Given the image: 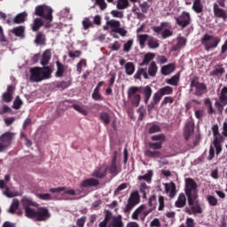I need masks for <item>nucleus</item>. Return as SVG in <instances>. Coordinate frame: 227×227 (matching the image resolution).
I'll use <instances>...</instances> for the list:
<instances>
[{
	"instance_id": "obj_41",
	"label": "nucleus",
	"mask_w": 227,
	"mask_h": 227,
	"mask_svg": "<svg viewBox=\"0 0 227 227\" xmlns=\"http://www.w3.org/2000/svg\"><path fill=\"white\" fill-rule=\"evenodd\" d=\"M178 81H180V73H177L176 75L172 76L170 79L166 81L167 84L171 86H178Z\"/></svg>"
},
{
	"instance_id": "obj_51",
	"label": "nucleus",
	"mask_w": 227,
	"mask_h": 227,
	"mask_svg": "<svg viewBox=\"0 0 227 227\" xmlns=\"http://www.w3.org/2000/svg\"><path fill=\"white\" fill-rule=\"evenodd\" d=\"M73 109H74V111H77L78 113H80V114H83V116H87L88 115V111H86V109H84L82 106L77 105V104H74L72 106Z\"/></svg>"
},
{
	"instance_id": "obj_50",
	"label": "nucleus",
	"mask_w": 227,
	"mask_h": 227,
	"mask_svg": "<svg viewBox=\"0 0 227 227\" xmlns=\"http://www.w3.org/2000/svg\"><path fill=\"white\" fill-rule=\"evenodd\" d=\"M165 200L166 199L162 195H160L158 197V203H159L158 210H159V212H162V210H164V208L166 207Z\"/></svg>"
},
{
	"instance_id": "obj_42",
	"label": "nucleus",
	"mask_w": 227,
	"mask_h": 227,
	"mask_svg": "<svg viewBox=\"0 0 227 227\" xmlns=\"http://www.w3.org/2000/svg\"><path fill=\"white\" fill-rule=\"evenodd\" d=\"M145 155H146V157H150L151 159H157V158L160 157V152L152 151L150 149H147L145 152Z\"/></svg>"
},
{
	"instance_id": "obj_11",
	"label": "nucleus",
	"mask_w": 227,
	"mask_h": 227,
	"mask_svg": "<svg viewBox=\"0 0 227 227\" xmlns=\"http://www.w3.org/2000/svg\"><path fill=\"white\" fill-rule=\"evenodd\" d=\"M190 87L191 90L195 89L194 95H196V97H201L204 93H207V85L203 82H200L198 77L191 81Z\"/></svg>"
},
{
	"instance_id": "obj_47",
	"label": "nucleus",
	"mask_w": 227,
	"mask_h": 227,
	"mask_svg": "<svg viewBox=\"0 0 227 227\" xmlns=\"http://www.w3.org/2000/svg\"><path fill=\"white\" fill-rule=\"evenodd\" d=\"M99 118L101 121L105 123V125H109V123H111V117L106 112L101 113Z\"/></svg>"
},
{
	"instance_id": "obj_8",
	"label": "nucleus",
	"mask_w": 227,
	"mask_h": 227,
	"mask_svg": "<svg viewBox=\"0 0 227 227\" xmlns=\"http://www.w3.org/2000/svg\"><path fill=\"white\" fill-rule=\"evenodd\" d=\"M201 43L204 45L205 51H210V49L217 48V45L221 43V39L218 36L205 34L201 38Z\"/></svg>"
},
{
	"instance_id": "obj_36",
	"label": "nucleus",
	"mask_w": 227,
	"mask_h": 227,
	"mask_svg": "<svg viewBox=\"0 0 227 227\" xmlns=\"http://www.w3.org/2000/svg\"><path fill=\"white\" fill-rule=\"evenodd\" d=\"M204 105L207 111V114H214V113H215V110H214V106L212 105V100H210L209 98L204 100Z\"/></svg>"
},
{
	"instance_id": "obj_37",
	"label": "nucleus",
	"mask_w": 227,
	"mask_h": 227,
	"mask_svg": "<svg viewBox=\"0 0 227 227\" xmlns=\"http://www.w3.org/2000/svg\"><path fill=\"white\" fill-rule=\"evenodd\" d=\"M127 75H132L136 72V66L133 62H128L124 66Z\"/></svg>"
},
{
	"instance_id": "obj_48",
	"label": "nucleus",
	"mask_w": 227,
	"mask_h": 227,
	"mask_svg": "<svg viewBox=\"0 0 227 227\" xmlns=\"http://www.w3.org/2000/svg\"><path fill=\"white\" fill-rule=\"evenodd\" d=\"M72 84L70 82H57L55 84V87L58 88V90H67Z\"/></svg>"
},
{
	"instance_id": "obj_4",
	"label": "nucleus",
	"mask_w": 227,
	"mask_h": 227,
	"mask_svg": "<svg viewBox=\"0 0 227 227\" xmlns=\"http://www.w3.org/2000/svg\"><path fill=\"white\" fill-rule=\"evenodd\" d=\"M98 227H123V221L121 216H114L111 211L106 210L105 218L99 223Z\"/></svg>"
},
{
	"instance_id": "obj_44",
	"label": "nucleus",
	"mask_w": 227,
	"mask_h": 227,
	"mask_svg": "<svg viewBox=\"0 0 227 227\" xmlns=\"http://www.w3.org/2000/svg\"><path fill=\"white\" fill-rule=\"evenodd\" d=\"M158 91L160 95H161V97H164V95H173V89L170 86L163 87L160 89Z\"/></svg>"
},
{
	"instance_id": "obj_38",
	"label": "nucleus",
	"mask_w": 227,
	"mask_h": 227,
	"mask_svg": "<svg viewBox=\"0 0 227 227\" xmlns=\"http://www.w3.org/2000/svg\"><path fill=\"white\" fill-rule=\"evenodd\" d=\"M19 207H20V202L17 199H14L8 209L9 214H15L19 210Z\"/></svg>"
},
{
	"instance_id": "obj_55",
	"label": "nucleus",
	"mask_w": 227,
	"mask_h": 227,
	"mask_svg": "<svg viewBox=\"0 0 227 227\" xmlns=\"http://www.w3.org/2000/svg\"><path fill=\"white\" fill-rule=\"evenodd\" d=\"M132 45H134V40H129L123 46L124 52H130V50L132 49Z\"/></svg>"
},
{
	"instance_id": "obj_57",
	"label": "nucleus",
	"mask_w": 227,
	"mask_h": 227,
	"mask_svg": "<svg viewBox=\"0 0 227 227\" xmlns=\"http://www.w3.org/2000/svg\"><path fill=\"white\" fill-rule=\"evenodd\" d=\"M150 4L147 2L140 3L139 8L143 13H148V10H150Z\"/></svg>"
},
{
	"instance_id": "obj_43",
	"label": "nucleus",
	"mask_w": 227,
	"mask_h": 227,
	"mask_svg": "<svg viewBox=\"0 0 227 227\" xmlns=\"http://www.w3.org/2000/svg\"><path fill=\"white\" fill-rule=\"evenodd\" d=\"M128 201H129V203H134L135 205H137V203H139V192H133Z\"/></svg>"
},
{
	"instance_id": "obj_16",
	"label": "nucleus",
	"mask_w": 227,
	"mask_h": 227,
	"mask_svg": "<svg viewBox=\"0 0 227 227\" xmlns=\"http://www.w3.org/2000/svg\"><path fill=\"white\" fill-rule=\"evenodd\" d=\"M194 134V124L192 122H187L184 127V136L185 141L191 139V136Z\"/></svg>"
},
{
	"instance_id": "obj_1",
	"label": "nucleus",
	"mask_w": 227,
	"mask_h": 227,
	"mask_svg": "<svg viewBox=\"0 0 227 227\" xmlns=\"http://www.w3.org/2000/svg\"><path fill=\"white\" fill-rule=\"evenodd\" d=\"M21 205L25 212V217H27V219H33V221H37L38 223H43L51 219V212L49 211V208L45 207H38V203L27 197H23L21 199Z\"/></svg>"
},
{
	"instance_id": "obj_45",
	"label": "nucleus",
	"mask_w": 227,
	"mask_h": 227,
	"mask_svg": "<svg viewBox=\"0 0 227 227\" xmlns=\"http://www.w3.org/2000/svg\"><path fill=\"white\" fill-rule=\"evenodd\" d=\"M137 38H138V42H139V45L142 49H144L145 43H146V41L149 40L150 38V35L145 34V35H137Z\"/></svg>"
},
{
	"instance_id": "obj_19",
	"label": "nucleus",
	"mask_w": 227,
	"mask_h": 227,
	"mask_svg": "<svg viewBox=\"0 0 227 227\" xmlns=\"http://www.w3.org/2000/svg\"><path fill=\"white\" fill-rule=\"evenodd\" d=\"M187 205V198L185 193L182 192L178 195L177 200L175 202L176 208H184Z\"/></svg>"
},
{
	"instance_id": "obj_21",
	"label": "nucleus",
	"mask_w": 227,
	"mask_h": 227,
	"mask_svg": "<svg viewBox=\"0 0 227 227\" xmlns=\"http://www.w3.org/2000/svg\"><path fill=\"white\" fill-rule=\"evenodd\" d=\"M82 187H97V185H100V181L96 178H89L85 179L81 184Z\"/></svg>"
},
{
	"instance_id": "obj_60",
	"label": "nucleus",
	"mask_w": 227,
	"mask_h": 227,
	"mask_svg": "<svg viewBox=\"0 0 227 227\" xmlns=\"http://www.w3.org/2000/svg\"><path fill=\"white\" fill-rule=\"evenodd\" d=\"M149 134H155V132H160V126L157 124H153L149 129H148Z\"/></svg>"
},
{
	"instance_id": "obj_28",
	"label": "nucleus",
	"mask_w": 227,
	"mask_h": 227,
	"mask_svg": "<svg viewBox=\"0 0 227 227\" xmlns=\"http://www.w3.org/2000/svg\"><path fill=\"white\" fill-rule=\"evenodd\" d=\"M224 72H226V70L224 69V67H223V64H218L215 67V70H212L210 72V75L215 77L217 75H223Z\"/></svg>"
},
{
	"instance_id": "obj_54",
	"label": "nucleus",
	"mask_w": 227,
	"mask_h": 227,
	"mask_svg": "<svg viewBox=\"0 0 227 227\" xmlns=\"http://www.w3.org/2000/svg\"><path fill=\"white\" fill-rule=\"evenodd\" d=\"M207 201L210 205V207L217 206V199L215 197H214L213 195H207Z\"/></svg>"
},
{
	"instance_id": "obj_58",
	"label": "nucleus",
	"mask_w": 227,
	"mask_h": 227,
	"mask_svg": "<svg viewBox=\"0 0 227 227\" xmlns=\"http://www.w3.org/2000/svg\"><path fill=\"white\" fill-rule=\"evenodd\" d=\"M91 26H93V22H91L90 18H84V20H82L83 29H85V30L90 29V27H91Z\"/></svg>"
},
{
	"instance_id": "obj_2",
	"label": "nucleus",
	"mask_w": 227,
	"mask_h": 227,
	"mask_svg": "<svg viewBox=\"0 0 227 227\" xmlns=\"http://www.w3.org/2000/svg\"><path fill=\"white\" fill-rule=\"evenodd\" d=\"M212 132L214 136L213 145L209 147V155L207 156V160H212L214 157L219 155L223 152V141H224V137L219 133V126L214 125L212 127Z\"/></svg>"
},
{
	"instance_id": "obj_13",
	"label": "nucleus",
	"mask_w": 227,
	"mask_h": 227,
	"mask_svg": "<svg viewBox=\"0 0 227 227\" xmlns=\"http://www.w3.org/2000/svg\"><path fill=\"white\" fill-rule=\"evenodd\" d=\"M177 26L187 27L191 24V14L187 12H183L179 17L176 19Z\"/></svg>"
},
{
	"instance_id": "obj_24",
	"label": "nucleus",
	"mask_w": 227,
	"mask_h": 227,
	"mask_svg": "<svg viewBox=\"0 0 227 227\" xmlns=\"http://www.w3.org/2000/svg\"><path fill=\"white\" fill-rule=\"evenodd\" d=\"M26 19H27V12H23L17 14L12 20L13 24H24L26 22Z\"/></svg>"
},
{
	"instance_id": "obj_64",
	"label": "nucleus",
	"mask_w": 227,
	"mask_h": 227,
	"mask_svg": "<svg viewBox=\"0 0 227 227\" xmlns=\"http://www.w3.org/2000/svg\"><path fill=\"white\" fill-rule=\"evenodd\" d=\"M160 98H162V95H160V93L158 90V92L154 93L153 95V102L157 105L160 102Z\"/></svg>"
},
{
	"instance_id": "obj_59",
	"label": "nucleus",
	"mask_w": 227,
	"mask_h": 227,
	"mask_svg": "<svg viewBox=\"0 0 227 227\" xmlns=\"http://www.w3.org/2000/svg\"><path fill=\"white\" fill-rule=\"evenodd\" d=\"M93 100H96L97 102H100L104 100V98L102 97V94L100 92L93 90L92 95H91Z\"/></svg>"
},
{
	"instance_id": "obj_40",
	"label": "nucleus",
	"mask_w": 227,
	"mask_h": 227,
	"mask_svg": "<svg viewBox=\"0 0 227 227\" xmlns=\"http://www.w3.org/2000/svg\"><path fill=\"white\" fill-rule=\"evenodd\" d=\"M152 176H153V170H148L147 173L144 176H138L137 180H145L148 184L152 182Z\"/></svg>"
},
{
	"instance_id": "obj_23",
	"label": "nucleus",
	"mask_w": 227,
	"mask_h": 227,
	"mask_svg": "<svg viewBox=\"0 0 227 227\" xmlns=\"http://www.w3.org/2000/svg\"><path fill=\"white\" fill-rule=\"evenodd\" d=\"M14 36H18L19 38H24L26 36V27L19 26L12 29L11 31Z\"/></svg>"
},
{
	"instance_id": "obj_61",
	"label": "nucleus",
	"mask_w": 227,
	"mask_h": 227,
	"mask_svg": "<svg viewBox=\"0 0 227 227\" xmlns=\"http://www.w3.org/2000/svg\"><path fill=\"white\" fill-rule=\"evenodd\" d=\"M137 204L129 202L128 200V204L126 205L124 208V214H130V211L136 207Z\"/></svg>"
},
{
	"instance_id": "obj_39",
	"label": "nucleus",
	"mask_w": 227,
	"mask_h": 227,
	"mask_svg": "<svg viewBox=\"0 0 227 227\" xmlns=\"http://www.w3.org/2000/svg\"><path fill=\"white\" fill-rule=\"evenodd\" d=\"M153 58H155V54L154 53H146L144 56V59L143 61L140 63V67H145V65H150V61H152V59H153Z\"/></svg>"
},
{
	"instance_id": "obj_22",
	"label": "nucleus",
	"mask_w": 227,
	"mask_h": 227,
	"mask_svg": "<svg viewBox=\"0 0 227 227\" xmlns=\"http://www.w3.org/2000/svg\"><path fill=\"white\" fill-rule=\"evenodd\" d=\"M57 65V71L55 73V76L57 77H63L65 72H67V68L68 67L67 65L62 64L59 60L56 61Z\"/></svg>"
},
{
	"instance_id": "obj_15",
	"label": "nucleus",
	"mask_w": 227,
	"mask_h": 227,
	"mask_svg": "<svg viewBox=\"0 0 227 227\" xmlns=\"http://www.w3.org/2000/svg\"><path fill=\"white\" fill-rule=\"evenodd\" d=\"M213 12H214L215 17H216L217 19H223V21H226V19H227L226 11H224V9L219 8V4H217V3H215L213 4Z\"/></svg>"
},
{
	"instance_id": "obj_25",
	"label": "nucleus",
	"mask_w": 227,
	"mask_h": 227,
	"mask_svg": "<svg viewBox=\"0 0 227 227\" xmlns=\"http://www.w3.org/2000/svg\"><path fill=\"white\" fill-rule=\"evenodd\" d=\"M140 93H143L145 97V99H144L145 104H148L153 93L152 88L147 85L143 89V90H140Z\"/></svg>"
},
{
	"instance_id": "obj_34",
	"label": "nucleus",
	"mask_w": 227,
	"mask_h": 227,
	"mask_svg": "<svg viewBox=\"0 0 227 227\" xmlns=\"http://www.w3.org/2000/svg\"><path fill=\"white\" fill-rule=\"evenodd\" d=\"M147 45L149 49H159L160 44L159 43V40H157V38L149 36Z\"/></svg>"
},
{
	"instance_id": "obj_27",
	"label": "nucleus",
	"mask_w": 227,
	"mask_h": 227,
	"mask_svg": "<svg viewBox=\"0 0 227 227\" xmlns=\"http://www.w3.org/2000/svg\"><path fill=\"white\" fill-rule=\"evenodd\" d=\"M111 78L108 82V88L106 90V95H113V89L112 87L114 86V82L116 81V74L112 73L110 74Z\"/></svg>"
},
{
	"instance_id": "obj_30",
	"label": "nucleus",
	"mask_w": 227,
	"mask_h": 227,
	"mask_svg": "<svg viewBox=\"0 0 227 227\" xmlns=\"http://www.w3.org/2000/svg\"><path fill=\"white\" fill-rule=\"evenodd\" d=\"M142 75L144 79H149L148 73L146 72V68H143V67L138 68L137 73L134 74V79L141 81Z\"/></svg>"
},
{
	"instance_id": "obj_56",
	"label": "nucleus",
	"mask_w": 227,
	"mask_h": 227,
	"mask_svg": "<svg viewBox=\"0 0 227 227\" xmlns=\"http://www.w3.org/2000/svg\"><path fill=\"white\" fill-rule=\"evenodd\" d=\"M140 192L142 193L143 198H146V194L148 193V185L145 183H142L140 184Z\"/></svg>"
},
{
	"instance_id": "obj_32",
	"label": "nucleus",
	"mask_w": 227,
	"mask_h": 227,
	"mask_svg": "<svg viewBox=\"0 0 227 227\" xmlns=\"http://www.w3.org/2000/svg\"><path fill=\"white\" fill-rule=\"evenodd\" d=\"M158 70H159V67H157V64L155 63V61L151 62L148 67V75L150 77H155L157 75Z\"/></svg>"
},
{
	"instance_id": "obj_9",
	"label": "nucleus",
	"mask_w": 227,
	"mask_h": 227,
	"mask_svg": "<svg viewBox=\"0 0 227 227\" xmlns=\"http://www.w3.org/2000/svg\"><path fill=\"white\" fill-rule=\"evenodd\" d=\"M36 17H42L48 22H52V8L47 5H37L35 10Z\"/></svg>"
},
{
	"instance_id": "obj_12",
	"label": "nucleus",
	"mask_w": 227,
	"mask_h": 227,
	"mask_svg": "<svg viewBox=\"0 0 227 227\" xmlns=\"http://www.w3.org/2000/svg\"><path fill=\"white\" fill-rule=\"evenodd\" d=\"M227 105V87H223L222 89L219 101H215V106L216 109L219 111V113H223L224 110V106Z\"/></svg>"
},
{
	"instance_id": "obj_14",
	"label": "nucleus",
	"mask_w": 227,
	"mask_h": 227,
	"mask_svg": "<svg viewBox=\"0 0 227 227\" xmlns=\"http://www.w3.org/2000/svg\"><path fill=\"white\" fill-rule=\"evenodd\" d=\"M106 25L103 27L104 31H107L111 27L113 33H116V30L121 26V23L116 20H109V17H106Z\"/></svg>"
},
{
	"instance_id": "obj_31",
	"label": "nucleus",
	"mask_w": 227,
	"mask_h": 227,
	"mask_svg": "<svg viewBox=\"0 0 227 227\" xmlns=\"http://www.w3.org/2000/svg\"><path fill=\"white\" fill-rule=\"evenodd\" d=\"M175 72V64H168L161 67V75H169Z\"/></svg>"
},
{
	"instance_id": "obj_10",
	"label": "nucleus",
	"mask_w": 227,
	"mask_h": 227,
	"mask_svg": "<svg viewBox=\"0 0 227 227\" xmlns=\"http://www.w3.org/2000/svg\"><path fill=\"white\" fill-rule=\"evenodd\" d=\"M13 139H15V133L10 131L3 133L0 136V153L10 148L12 143H13Z\"/></svg>"
},
{
	"instance_id": "obj_46",
	"label": "nucleus",
	"mask_w": 227,
	"mask_h": 227,
	"mask_svg": "<svg viewBox=\"0 0 227 227\" xmlns=\"http://www.w3.org/2000/svg\"><path fill=\"white\" fill-rule=\"evenodd\" d=\"M148 205L150 208H153V210L157 208V195L153 194L149 198Z\"/></svg>"
},
{
	"instance_id": "obj_17",
	"label": "nucleus",
	"mask_w": 227,
	"mask_h": 227,
	"mask_svg": "<svg viewBox=\"0 0 227 227\" xmlns=\"http://www.w3.org/2000/svg\"><path fill=\"white\" fill-rule=\"evenodd\" d=\"M91 176H94V178H104L107 176V168L104 166H100L93 171Z\"/></svg>"
},
{
	"instance_id": "obj_49",
	"label": "nucleus",
	"mask_w": 227,
	"mask_h": 227,
	"mask_svg": "<svg viewBox=\"0 0 227 227\" xmlns=\"http://www.w3.org/2000/svg\"><path fill=\"white\" fill-rule=\"evenodd\" d=\"M148 147L150 148V150H161L162 149V142H150L148 144Z\"/></svg>"
},
{
	"instance_id": "obj_20",
	"label": "nucleus",
	"mask_w": 227,
	"mask_h": 227,
	"mask_svg": "<svg viewBox=\"0 0 227 227\" xmlns=\"http://www.w3.org/2000/svg\"><path fill=\"white\" fill-rule=\"evenodd\" d=\"M116 152L114 153V155L112 159V162L110 164V167L108 168V171L110 175H113L114 176H116L120 171H118V166L116 165Z\"/></svg>"
},
{
	"instance_id": "obj_7",
	"label": "nucleus",
	"mask_w": 227,
	"mask_h": 227,
	"mask_svg": "<svg viewBox=\"0 0 227 227\" xmlns=\"http://www.w3.org/2000/svg\"><path fill=\"white\" fill-rule=\"evenodd\" d=\"M184 192L187 200L191 198H200V195H198V184L194 179L191 177L185 179Z\"/></svg>"
},
{
	"instance_id": "obj_18",
	"label": "nucleus",
	"mask_w": 227,
	"mask_h": 227,
	"mask_svg": "<svg viewBox=\"0 0 227 227\" xmlns=\"http://www.w3.org/2000/svg\"><path fill=\"white\" fill-rule=\"evenodd\" d=\"M51 58H52V52L51 49L45 50L42 55L41 65L43 67H48L49 62L51 61Z\"/></svg>"
},
{
	"instance_id": "obj_33",
	"label": "nucleus",
	"mask_w": 227,
	"mask_h": 227,
	"mask_svg": "<svg viewBox=\"0 0 227 227\" xmlns=\"http://www.w3.org/2000/svg\"><path fill=\"white\" fill-rule=\"evenodd\" d=\"M145 208V205L139 206L131 215V219H133L134 221H139V215L143 214Z\"/></svg>"
},
{
	"instance_id": "obj_52",
	"label": "nucleus",
	"mask_w": 227,
	"mask_h": 227,
	"mask_svg": "<svg viewBox=\"0 0 227 227\" xmlns=\"http://www.w3.org/2000/svg\"><path fill=\"white\" fill-rule=\"evenodd\" d=\"M117 8L118 10H125L126 8H129V0H118Z\"/></svg>"
},
{
	"instance_id": "obj_29",
	"label": "nucleus",
	"mask_w": 227,
	"mask_h": 227,
	"mask_svg": "<svg viewBox=\"0 0 227 227\" xmlns=\"http://www.w3.org/2000/svg\"><path fill=\"white\" fill-rule=\"evenodd\" d=\"M47 39L43 35V32H37L35 35V43L37 45H45Z\"/></svg>"
},
{
	"instance_id": "obj_62",
	"label": "nucleus",
	"mask_w": 227,
	"mask_h": 227,
	"mask_svg": "<svg viewBox=\"0 0 227 227\" xmlns=\"http://www.w3.org/2000/svg\"><path fill=\"white\" fill-rule=\"evenodd\" d=\"M151 139L152 141H160L162 143V141H166V137L163 134L153 135Z\"/></svg>"
},
{
	"instance_id": "obj_35",
	"label": "nucleus",
	"mask_w": 227,
	"mask_h": 227,
	"mask_svg": "<svg viewBox=\"0 0 227 227\" xmlns=\"http://www.w3.org/2000/svg\"><path fill=\"white\" fill-rule=\"evenodd\" d=\"M192 10L196 13H203V4H201V0H194L193 1Z\"/></svg>"
},
{
	"instance_id": "obj_26",
	"label": "nucleus",
	"mask_w": 227,
	"mask_h": 227,
	"mask_svg": "<svg viewBox=\"0 0 227 227\" xmlns=\"http://www.w3.org/2000/svg\"><path fill=\"white\" fill-rule=\"evenodd\" d=\"M42 26H43V20H42L41 18H35L31 24V29L34 33H36V31L40 30Z\"/></svg>"
},
{
	"instance_id": "obj_5",
	"label": "nucleus",
	"mask_w": 227,
	"mask_h": 227,
	"mask_svg": "<svg viewBox=\"0 0 227 227\" xmlns=\"http://www.w3.org/2000/svg\"><path fill=\"white\" fill-rule=\"evenodd\" d=\"M199 198L200 197H193L187 199L188 207H184L185 214L188 215H200L203 214V207H201Z\"/></svg>"
},
{
	"instance_id": "obj_63",
	"label": "nucleus",
	"mask_w": 227,
	"mask_h": 227,
	"mask_svg": "<svg viewBox=\"0 0 227 227\" xmlns=\"http://www.w3.org/2000/svg\"><path fill=\"white\" fill-rule=\"evenodd\" d=\"M82 54V51H68L69 58H73V59L81 58Z\"/></svg>"
},
{
	"instance_id": "obj_6",
	"label": "nucleus",
	"mask_w": 227,
	"mask_h": 227,
	"mask_svg": "<svg viewBox=\"0 0 227 227\" xmlns=\"http://www.w3.org/2000/svg\"><path fill=\"white\" fill-rule=\"evenodd\" d=\"M141 90L143 87L137 86H131L128 89V98L134 107H139V104H141V94H138Z\"/></svg>"
},
{
	"instance_id": "obj_53",
	"label": "nucleus",
	"mask_w": 227,
	"mask_h": 227,
	"mask_svg": "<svg viewBox=\"0 0 227 227\" xmlns=\"http://www.w3.org/2000/svg\"><path fill=\"white\" fill-rule=\"evenodd\" d=\"M82 65L83 67H88V64L86 63V59H82L79 63H77L76 65V72H78V74H81L82 72Z\"/></svg>"
},
{
	"instance_id": "obj_3",
	"label": "nucleus",
	"mask_w": 227,
	"mask_h": 227,
	"mask_svg": "<svg viewBox=\"0 0 227 227\" xmlns=\"http://www.w3.org/2000/svg\"><path fill=\"white\" fill-rule=\"evenodd\" d=\"M52 69L51 67H33L30 69V82H42L47 79H51Z\"/></svg>"
}]
</instances>
